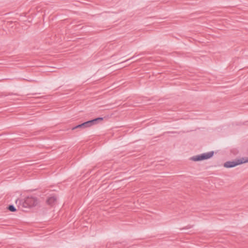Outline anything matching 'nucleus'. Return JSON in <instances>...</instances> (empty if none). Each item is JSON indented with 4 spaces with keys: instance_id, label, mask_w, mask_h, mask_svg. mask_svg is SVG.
<instances>
[{
    "instance_id": "0eeeda50",
    "label": "nucleus",
    "mask_w": 248,
    "mask_h": 248,
    "mask_svg": "<svg viewBox=\"0 0 248 248\" xmlns=\"http://www.w3.org/2000/svg\"><path fill=\"white\" fill-rule=\"evenodd\" d=\"M87 127H89V125H88V123H87V121L86 122H85L81 124H79L77 125H76L74 127H73L72 128V130H74L76 129H77V128H81V129H84V128H87Z\"/></svg>"
},
{
    "instance_id": "7ed1b4c3",
    "label": "nucleus",
    "mask_w": 248,
    "mask_h": 248,
    "mask_svg": "<svg viewBox=\"0 0 248 248\" xmlns=\"http://www.w3.org/2000/svg\"><path fill=\"white\" fill-rule=\"evenodd\" d=\"M104 119L103 117H97L89 121H87V123L89 125V127H91L92 125L97 124L102 121H103Z\"/></svg>"
},
{
    "instance_id": "423d86ee",
    "label": "nucleus",
    "mask_w": 248,
    "mask_h": 248,
    "mask_svg": "<svg viewBox=\"0 0 248 248\" xmlns=\"http://www.w3.org/2000/svg\"><path fill=\"white\" fill-rule=\"evenodd\" d=\"M214 151H210L200 154L202 161L211 158L214 155Z\"/></svg>"
},
{
    "instance_id": "9b49d317",
    "label": "nucleus",
    "mask_w": 248,
    "mask_h": 248,
    "mask_svg": "<svg viewBox=\"0 0 248 248\" xmlns=\"http://www.w3.org/2000/svg\"><path fill=\"white\" fill-rule=\"evenodd\" d=\"M107 247L108 248H110V247L108 246V244H107Z\"/></svg>"
},
{
    "instance_id": "f03ea898",
    "label": "nucleus",
    "mask_w": 248,
    "mask_h": 248,
    "mask_svg": "<svg viewBox=\"0 0 248 248\" xmlns=\"http://www.w3.org/2000/svg\"><path fill=\"white\" fill-rule=\"evenodd\" d=\"M246 163H248V157H243L234 161H228L224 163L223 166L225 168H231Z\"/></svg>"
},
{
    "instance_id": "1a4fd4ad",
    "label": "nucleus",
    "mask_w": 248,
    "mask_h": 248,
    "mask_svg": "<svg viewBox=\"0 0 248 248\" xmlns=\"http://www.w3.org/2000/svg\"><path fill=\"white\" fill-rule=\"evenodd\" d=\"M7 209L12 212H15L16 210L15 206L13 204L8 205V206L7 207Z\"/></svg>"
},
{
    "instance_id": "39448f33",
    "label": "nucleus",
    "mask_w": 248,
    "mask_h": 248,
    "mask_svg": "<svg viewBox=\"0 0 248 248\" xmlns=\"http://www.w3.org/2000/svg\"><path fill=\"white\" fill-rule=\"evenodd\" d=\"M214 151H210L200 154L202 161L211 158L214 155Z\"/></svg>"
},
{
    "instance_id": "f257e3e1",
    "label": "nucleus",
    "mask_w": 248,
    "mask_h": 248,
    "mask_svg": "<svg viewBox=\"0 0 248 248\" xmlns=\"http://www.w3.org/2000/svg\"><path fill=\"white\" fill-rule=\"evenodd\" d=\"M16 204H18V207L22 210L25 211L23 208H31L38 204V199L36 197H27L24 200H17Z\"/></svg>"
},
{
    "instance_id": "6e6552de",
    "label": "nucleus",
    "mask_w": 248,
    "mask_h": 248,
    "mask_svg": "<svg viewBox=\"0 0 248 248\" xmlns=\"http://www.w3.org/2000/svg\"><path fill=\"white\" fill-rule=\"evenodd\" d=\"M190 160L195 162L202 161L200 154L191 157Z\"/></svg>"
},
{
    "instance_id": "20e7f679",
    "label": "nucleus",
    "mask_w": 248,
    "mask_h": 248,
    "mask_svg": "<svg viewBox=\"0 0 248 248\" xmlns=\"http://www.w3.org/2000/svg\"><path fill=\"white\" fill-rule=\"evenodd\" d=\"M57 200V197L53 195L47 198L46 203L47 205H50V206H53L55 205Z\"/></svg>"
},
{
    "instance_id": "9d476101",
    "label": "nucleus",
    "mask_w": 248,
    "mask_h": 248,
    "mask_svg": "<svg viewBox=\"0 0 248 248\" xmlns=\"http://www.w3.org/2000/svg\"><path fill=\"white\" fill-rule=\"evenodd\" d=\"M192 227V226H191L190 225H188L186 226V227L184 228L183 229H190Z\"/></svg>"
}]
</instances>
